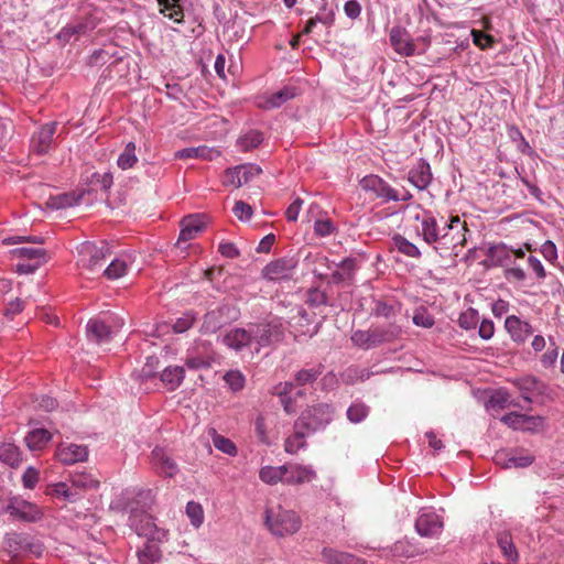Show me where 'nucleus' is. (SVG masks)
Returning a JSON list of instances; mask_svg holds the SVG:
<instances>
[{
  "label": "nucleus",
  "mask_w": 564,
  "mask_h": 564,
  "mask_svg": "<svg viewBox=\"0 0 564 564\" xmlns=\"http://www.w3.org/2000/svg\"><path fill=\"white\" fill-rule=\"evenodd\" d=\"M218 156H220V152L218 150L208 148L206 145H200L196 148H185L175 152V158L180 160L203 159L207 161H213Z\"/></svg>",
  "instance_id": "obj_26"
},
{
  "label": "nucleus",
  "mask_w": 564,
  "mask_h": 564,
  "mask_svg": "<svg viewBox=\"0 0 564 564\" xmlns=\"http://www.w3.org/2000/svg\"><path fill=\"white\" fill-rule=\"evenodd\" d=\"M151 459L161 475L173 477L176 474L177 465L163 448L155 447L151 453Z\"/></svg>",
  "instance_id": "obj_23"
},
{
  "label": "nucleus",
  "mask_w": 564,
  "mask_h": 564,
  "mask_svg": "<svg viewBox=\"0 0 564 564\" xmlns=\"http://www.w3.org/2000/svg\"><path fill=\"white\" fill-rule=\"evenodd\" d=\"M392 240L395 249L402 254L416 259L421 257L420 249L403 236L395 235Z\"/></svg>",
  "instance_id": "obj_46"
},
{
  "label": "nucleus",
  "mask_w": 564,
  "mask_h": 564,
  "mask_svg": "<svg viewBox=\"0 0 564 564\" xmlns=\"http://www.w3.org/2000/svg\"><path fill=\"white\" fill-rule=\"evenodd\" d=\"M109 256L110 249L106 242H100V246L86 242L79 250V263L89 271H96L104 267V261Z\"/></svg>",
  "instance_id": "obj_6"
},
{
  "label": "nucleus",
  "mask_w": 564,
  "mask_h": 564,
  "mask_svg": "<svg viewBox=\"0 0 564 564\" xmlns=\"http://www.w3.org/2000/svg\"><path fill=\"white\" fill-rule=\"evenodd\" d=\"M213 444L218 451L225 454L230 456H235L237 454V447L235 443L223 435L215 433L213 437Z\"/></svg>",
  "instance_id": "obj_54"
},
{
  "label": "nucleus",
  "mask_w": 564,
  "mask_h": 564,
  "mask_svg": "<svg viewBox=\"0 0 564 564\" xmlns=\"http://www.w3.org/2000/svg\"><path fill=\"white\" fill-rule=\"evenodd\" d=\"M52 440V434L45 429H35L25 436L26 446L31 451L43 449Z\"/></svg>",
  "instance_id": "obj_32"
},
{
  "label": "nucleus",
  "mask_w": 564,
  "mask_h": 564,
  "mask_svg": "<svg viewBox=\"0 0 564 564\" xmlns=\"http://www.w3.org/2000/svg\"><path fill=\"white\" fill-rule=\"evenodd\" d=\"M137 555L141 564H153L160 561L162 552L156 542L147 541L143 547L138 551Z\"/></svg>",
  "instance_id": "obj_36"
},
{
  "label": "nucleus",
  "mask_w": 564,
  "mask_h": 564,
  "mask_svg": "<svg viewBox=\"0 0 564 564\" xmlns=\"http://www.w3.org/2000/svg\"><path fill=\"white\" fill-rule=\"evenodd\" d=\"M334 410L329 404L319 403L305 409L297 422L307 432L317 431L327 425L333 420Z\"/></svg>",
  "instance_id": "obj_5"
},
{
  "label": "nucleus",
  "mask_w": 564,
  "mask_h": 564,
  "mask_svg": "<svg viewBox=\"0 0 564 564\" xmlns=\"http://www.w3.org/2000/svg\"><path fill=\"white\" fill-rule=\"evenodd\" d=\"M58 462L65 465H72L84 462L88 457V449L86 446L77 444H59L55 452Z\"/></svg>",
  "instance_id": "obj_16"
},
{
  "label": "nucleus",
  "mask_w": 564,
  "mask_h": 564,
  "mask_svg": "<svg viewBox=\"0 0 564 564\" xmlns=\"http://www.w3.org/2000/svg\"><path fill=\"white\" fill-rule=\"evenodd\" d=\"M511 251L506 245H496L489 248L488 256L495 265L506 267L511 262Z\"/></svg>",
  "instance_id": "obj_38"
},
{
  "label": "nucleus",
  "mask_w": 564,
  "mask_h": 564,
  "mask_svg": "<svg viewBox=\"0 0 564 564\" xmlns=\"http://www.w3.org/2000/svg\"><path fill=\"white\" fill-rule=\"evenodd\" d=\"M498 545L502 552V554L509 560V561H517L518 558V552L513 544L512 538L508 533H501L498 536Z\"/></svg>",
  "instance_id": "obj_49"
},
{
  "label": "nucleus",
  "mask_w": 564,
  "mask_h": 564,
  "mask_svg": "<svg viewBox=\"0 0 564 564\" xmlns=\"http://www.w3.org/2000/svg\"><path fill=\"white\" fill-rule=\"evenodd\" d=\"M14 258L20 261L15 265L19 273L30 274L48 261L46 250L43 248L21 247L11 250Z\"/></svg>",
  "instance_id": "obj_4"
},
{
  "label": "nucleus",
  "mask_w": 564,
  "mask_h": 564,
  "mask_svg": "<svg viewBox=\"0 0 564 564\" xmlns=\"http://www.w3.org/2000/svg\"><path fill=\"white\" fill-rule=\"evenodd\" d=\"M294 268L295 262L292 259H278L265 265L263 276L272 281L288 279L292 275Z\"/></svg>",
  "instance_id": "obj_19"
},
{
  "label": "nucleus",
  "mask_w": 564,
  "mask_h": 564,
  "mask_svg": "<svg viewBox=\"0 0 564 564\" xmlns=\"http://www.w3.org/2000/svg\"><path fill=\"white\" fill-rule=\"evenodd\" d=\"M471 36L475 45L480 47L481 50H486L492 47L496 43V40L492 35L484 33L479 30H471Z\"/></svg>",
  "instance_id": "obj_56"
},
{
  "label": "nucleus",
  "mask_w": 564,
  "mask_h": 564,
  "mask_svg": "<svg viewBox=\"0 0 564 564\" xmlns=\"http://www.w3.org/2000/svg\"><path fill=\"white\" fill-rule=\"evenodd\" d=\"M203 351H193L186 358V366L189 369H207L214 361V352L210 348V344H202Z\"/></svg>",
  "instance_id": "obj_24"
},
{
  "label": "nucleus",
  "mask_w": 564,
  "mask_h": 564,
  "mask_svg": "<svg viewBox=\"0 0 564 564\" xmlns=\"http://www.w3.org/2000/svg\"><path fill=\"white\" fill-rule=\"evenodd\" d=\"M182 229L177 240V247L183 249V243L197 237L205 228V220L203 215H189L182 219Z\"/></svg>",
  "instance_id": "obj_14"
},
{
  "label": "nucleus",
  "mask_w": 564,
  "mask_h": 564,
  "mask_svg": "<svg viewBox=\"0 0 564 564\" xmlns=\"http://www.w3.org/2000/svg\"><path fill=\"white\" fill-rule=\"evenodd\" d=\"M265 525L273 535L283 538L295 534L302 520L295 511L278 506L276 509L265 510Z\"/></svg>",
  "instance_id": "obj_2"
},
{
  "label": "nucleus",
  "mask_w": 564,
  "mask_h": 564,
  "mask_svg": "<svg viewBox=\"0 0 564 564\" xmlns=\"http://www.w3.org/2000/svg\"><path fill=\"white\" fill-rule=\"evenodd\" d=\"M0 459L11 467H18L22 462L19 448L11 443L0 444Z\"/></svg>",
  "instance_id": "obj_40"
},
{
  "label": "nucleus",
  "mask_w": 564,
  "mask_h": 564,
  "mask_svg": "<svg viewBox=\"0 0 564 564\" xmlns=\"http://www.w3.org/2000/svg\"><path fill=\"white\" fill-rule=\"evenodd\" d=\"M223 326V315L220 311H210L204 316V322L200 326L203 334H214Z\"/></svg>",
  "instance_id": "obj_43"
},
{
  "label": "nucleus",
  "mask_w": 564,
  "mask_h": 564,
  "mask_svg": "<svg viewBox=\"0 0 564 564\" xmlns=\"http://www.w3.org/2000/svg\"><path fill=\"white\" fill-rule=\"evenodd\" d=\"M195 319H196L195 315L191 312H187L182 317L177 318L174 322L172 328H173L174 333H177V334L184 333L194 325Z\"/></svg>",
  "instance_id": "obj_57"
},
{
  "label": "nucleus",
  "mask_w": 564,
  "mask_h": 564,
  "mask_svg": "<svg viewBox=\"0 0 564 564\" xmlns=\"http://www.w3.org/2000/svg\"><path fill=\"white\" fill-rule=\"evenodd\" d=\"M39 471L34 467L26 468L22 476L23 485L28 489H33L35 485L39 482Z\"/></svg>",
  "instance_id": "obj_63"
},
{
  "label": "nucleus",
  "mask_w": 564,
  "mask_h": 564,
  "mask_svg": "<svg viewBox=\"0 0 564 564\" xmlns=\"http://www.w3.org/2000/svg\"><path fill=\"white\" fill-rule=\"evenodd\" d=\"M558 357V349L554 343H551L547 350L542 355L541 362L543 367L550 368L554 366Z\"/></svg>",
  "instance_id": "obj_62"
},
{
  "label": "nucleus",
  "mask_w": 564,
  "mask_h": 564,
  "mask_svg": "<svg viewBox=\"0 0 564 564\" xmlns=\"http://www.w3.org/2000/svg\"><path fill=\"white\" fill-rule=\"evenodd\" d=\"M4 550L12 556H18L21 552L30 551L36 555H41L42 545L26 534L8 533L4 538Z\"/></svg>",
  "instance_id": "obj_8"
},
{
  "label": "nucleus",
  "mask_w": 564,
  "mask_h": 564,
  "mask_svg": "<svg viewBox=\"0 0 564 564\" xmlns=\"http://www.w3.org/2000/svg\"><path fill=\"white\" fill-rule=\"evenodd\" d=\"M232 213L240 220H248L252 215V208L249 204L238 200L236 202Z\"/></svg>",
  "instance_id": "obj_61"
},
{
  "label": "nucleus",
  "mask_w": 564,
  "mask_h": 564,
  "mask_svg": "<svg viewBox=\"0 0 564 564\" xmlns=\"http://www.w3.org/2000/svg\"><path fill=\"white\" fill-rule=\"evenodd\" d=\"M294 430L293 435L289 436L284 443V449L289 454H295L305 446V433L307 431L297 421L294 424Z\"/></svg>",
  "instance_id": "obj_34"
},
{
  "label": "nucleus",
  "mask_w": 564,
  "mask_h": 564,
  "mask_svg": "<svg viewBox=\"0 0 564 564\" xmlns=\"http://www.w3.org/2000/svg\"><path fill=\"white\" fill-rule=\"evenodd\" d=\"M408 180L420 191L427 188L432 182L430 164L422 159L419 160L417 163L409 171Z\"/></svg>",
  "instance_id": "obj_20"
},
{
  "label": "nucleus",
  "mask_w": 564,
  "mask_h": 564,
  "mask_svg": "<svg viewBox=\"0 0 564 564\" xmlns=\"http://www.w3.org/2000/svg\"><path fill=\"white\" fill-rule=\"evenodd\" d=\"M322 557L327 564H366L360 557L332 547H324Z\"/></svg>",
  "instance_id": "obj_29"
},
{
  "label": "nucleus",
  "mask_w": 564,
  "mask_h": 564,
  "mask_svg": "<svg viewBox=\"0 0 564 564\" xmlns=\"http://www.w3.org/2000/svg\"><path fill=\"white\" fill-rule=\"evenodd\" d=\"M131 261L129 258H116L113 259L109 265L104 270V275L109 280H117L127 274Z\"/></svg>",
  "instance_id": "obj_35"
},
{
  "label": "nucleus",
  "mask_w": 564,
  "mask_h": 564,
  "mask_svg": "<svg viewBox=\"0 0 564 564\" xmlns=\"http://www.w3.org/2000/svg\"><path fill=\"white\" fill-rule=\"evenodd\" d=\"M88 337L97 344L108 343L112 337V330L100 319H90L86 326Z\"/></svg>",
  "instance_id": "obj_28"
},
{
  "label": "nucleus",
  "mask_w": 564,
  "mask_h": 564,
  "mask_svg": "<svg viewBox=\"0 0 564 564\" xmlns=\"http://www.w3.org/2000/svg\"><path fill=\"white\" fill-rule=\"evenodd\" d=\"M392 553L399 557H411L415 554V547L406 540H402L394 543Z\"/></svg>",
  "instance_id": "obj_60"
},
{
  "label": "nucleus",
  "mask_w": 564,
  "mask_h": 564,
  "mask_svg": "<svg viewBox=\"0 0 564 564\" xmlns=\"http://www.w3.org/2000/svg\"><path fill=\"white\" fill-rule=\"evenodd\" d=\"M414 218L421 224L416 229L417 236L432 246L440 256H457V248L466 246L469 230L466 221L459 216H451L449 219L440 221L431 210L422 209Z\"/></svg>",
  "instance_id": "obj_1"
},
{
  "label": "nucleus",
  "mask_w": 564,
  "mask_h": 564,
  "mask_svg": "<svg viewBox=\"0 0 564 564\" xmlns=\"http://www.w3.org/2000/svg\"><path fill=\"white\" fill-rule=\"evenodd\" d=\"M184 378V369L182 367H167L163 370L161 375V380L163 383L170 387V390H174L180 386Z\"/></svg>",
  "instance_id": "obj_44"
},
{
  "label": "nucleus",
  "mask_w": 564,
  "mask_h": 564,
  "mask_svg": "<svg viewBox=\"0 0 564 564\" xmlns=\"http://www.w3.org/2000/svg\"><path fill=\"white\" fill-rule=\"evenodd\" d=\"M360 186L364 191L370 192L377 198L388 200H399L398 192L390 186L384 180L378 175H367L360 181Z\"/></svg>",
  "instance_id": "obj_9"
},
{
  "label": "nucleus",
  "mask_w": 564,
  "mask_h": 564,
  "mask_svg": "<svg viewBox=\"0 0 564 564\" xmlns=\"http://www.w3.org/2000/svg\"><path fill=\"white\" fill-rule=\"evenodd\" d=\"M185 512L194 528L198 529L204 523L205 516L200 503L196 501L187 502Z\"/></svg>",
  "instance_id": "obj_48"
},
{
  "label": "nucleus",
  "mask_w": 564,
  "mask_h": 564,
  "mask_svg": "<svg viewBox=\"0 0 564 564\" xmlns=\"http://www.w3.org/2000/svg\"><path fill=\"white\" fill-rule=\"evenodd\" d=\"M7 512L17 519L34 522L41 518V511L39 507L32 502L21 500V499H12L8 507Z\"/></svg>",
  "instance_id": "obj_12"
},
{
  "label": "nucleus",
  "mask_w": 564,
  "mask_h": 564,
  "mask_svg": "<svg viewBox=\"0 0 564 564\" xmlns=\"http://www.w3.org/2000/svg\"><path fill=\"white\" fill-rule=\"evenodd\" d=\"M263 140L262 133L258 130H251L239 139V144L243 151L257 148Z\"/></svg>",
  "instance_id": "obj_51"
},
{
  "label": "nucleus",
  "mask_w": 564,
  "mask_h": 564,
  "mask_svg": "<svg viewBox=\"0 0 564 564\" xmlns=\"http://www.w3.org/2000/svg\"><path fill=\"white\" fill-rule=\"evenodd\" d=\"M79 198L80 196L76 197L73 193H62L50 196L46 205L52 209L67 208L76 205Z\"/></svg>",
  "instance_id": "obj_42"
},
{
  "label": "nucleus",
  "mask_w": 564,
  "mask_h": 564,
  "mask_svg": "<svg viewBox=\"0 0 564 564\" xmlns=\"http://www.w3.org/2000/svg\"><path fill=\"white\" fill-rule=\"evenodd\" d=\"M479 322V316L476 310L468 308L463 312L458 317V324L462 328L469 330L476 327Z\"/></svg>",
  "instance_id": "obj_55"
},
{
  "label": "nucleus",
  "mask_w": 564,
  "mask_h": 564,
  "mask_svg": "<svg viewBox=\"0 0 564 564\" xmlns=\"http://www.w3.org/2000/svg\"><path fill=\"white\" fill-rule=\"evenodd\" d=\"M286 475L284 476L283 484L286 485H301L311 482L316 477V473L310 466L297 464H284Z\"/></svg>",
  "instance_id": "obj_18"
},
{
  "label": "nucleus",
  "mask_w": 564,
  "mask_h": 564,
  "mask_svg": "<svg viewBox=\"0 0 564 564\" xmlns=\"http://www.w3.org/2000/svg\"><path fill=\"white\" fill-rule=\"evenodd\" d=\"M70 485L74 491H82L97 489L99 480L90 473L85 470H75L69 474Z\"/></svg>",
  "instance_id": "obj_25"
},
{
  "label": "nucleus",
  "mask_w": 564,
  "mask_h": 564,
  "mask_svg": "<svg viewBox=\"0 0 564 564\" xmlns=\"http://www.w3.org/2000/svg\"><path fill=\"white\" fill-rule=\"evenodd\" d=\"M490 404L492 406H498V408H507V406H510V405H513V406H517L518 403H514L513 401L510 400V395L507 391L505 390H498L496 391L491 398H490Z\"/></svg>",
  "instance_id": "obj_58"
},
{
  "label": "nucleus",
  "mask_w": 564,
  "mask_h": 564,
  "mask_svg": "<svg viewBox=\"0 0 564 564\" xmlns=\"http://www.w3.org/2000/svg\"><path fill=\"white\" fill-rule=\"evenodd\" d=\"M56 122H48L41 126L31 139V150L36 154H45L52 148L54 134L56 132Z\"/></svg>",
  "instance_id": "obj_11"
},
{
  "label": "nucleus",
  "mask_w": 564,
  "mask_h": 564,
  "mask_svg": "<svg viewBox=\"0 0 564 564\" xmlns=\"http://www.w3.org/2000/svg\"><path fill=\"white\" fill-rule=\"evenodd\" d=\"M180 1L181 0H158L161 7V12L169 19L178 23L182 22L184 18Z\"/></svg>",
  "instance_id": "obj_39"
},
{
  "label": "nucleus",
  "mask_w": 564,
  "mask_h": 564,
  "mask_svg": "<svg viewBox=\"0 0 564 564\" xmlns=\"http://www.w3.org/2000/svg\"><path fill=\"white\" fill-rule=\"evenodd\" d=\"M322 373V366L313 367L310 369H301L295 373L294 380L296 386H305L314 382Z\"/></svg>",
  "instance_id": "obj_50"
},
{
  "label": "nucleus",
  "mask_w": 564,
  "mask_h": 564,
  "mask_svg": "<svg viewBox=\"0 0 564 564\" xmlns=\"http://www.w3.org/2000/svg\"><path fill=\"white\" fill-rule=\"evenodd\" d=\"M90 183L93 185L98 186L102 191H108L112 186V183H113L112 174L109 172H105V173L96 172L91 175Z\"/></svg>",
  "instance_id": "obj_59"
},
{
  "label": "nucleus",
  "mask_w": 564,
  "mask_h": 564,
  "mask_svg": "<svg viewBox=\"0 0 564 564\" xmlns=\"http://www.w3.org/2000/svg\"><path fill=\"white\" fill-rule=\"evenodd\" d=\"M286 475V468L284 465L281 466H263L259 470V478L267 485H276L283 482L284 476Z\"/></svg>",
  "instance_id": "obj_33"
},
{
  "label": "nucleus",
  "mask_w": 564,
  "mask_h": 564,
  "mask_svg": "<svg viewBox=\"0 0 564 564\" xmlns=\"http://www.w3.org/2000/svg\"><path fill=\"white\" fill-rule=\"evenodd\" d=\"M501 422L513 430L536 431L542 424V417L511 412L503 415Z\"/></svg>",
  "instance_id": "obj_17"
},
{
  "label": "nucleus",
  "mask_w": 564,
  "mask_h": 564,
  "mask_svg": "<svg viewBox=\"0 0 564 564\" xmlns=\"http://www.w3.org/2000/svg\"><path fill=\"white\" fill-rule=\"evenodd\" d=\"M315 210L319 212V207H318V205L313 204L310 206V209L307 212L308 221L312 220L313 218H315L314 219V234L318 237H328V236L333 235L336 231V226L334 225L332 219L328 217H319V218L315 217V214H314Z\"/></svg>",
  "instance_id": "obj_27"
},
{
  "label": "nucleus",
  "mask_w": 564,
  "mask_h": 564,
  "mask_svg": "<svg viewBox=\"0 0 564 564\" xmlns=\"http://www.w3.org/2000/svg\"><path fill=\"white\" fill-rule=\"evenodd\" d=\"M253 340L259 347H268L280 343L284 338V329L281 323L272 321L269 323L251 325Z\"/></svg>",
  "instance_id": "obj_7"
},
{
  "label": "nucleus",
  "mask_w": 564,
  "mask_h": 564,
  "mask_svg": "<svg viewBox=\"0 0 564 564\" xmlns=\"http://www.w3.org/2000/svg\"><path fill=\"white\" fill-rule=\"evenodd\" d=\"M505 327L511 338L517 343H523L532 333V326L521 321L518 316H508L505 321Z\"/></svg>",
  "instance_id": "obj_21"
},
{
  "label": "nucleus",
  "mask_w": 564,
  "mask_h": 564,
  "mask_svg": "<svg viewBox=\"0 0 564 564\" xmlns=\"http://www.w3.org/2000/svg\"><path fill=\"white\" fill-rule=\"evenodd\" d=\"M495 460L498 465H502L505 468H512V467L523 468V467L530 466L533 463L534 457L530 454H524V455H520V456L510 455L507 458V454L498 453L495 456Z\"/></svg>",
  "instance_id": "obj_30"
},
{
  "label": "nucleus",
  "mask_w": 564,
  "mask_h": 564,
  "mask_svg": "<svg viewBox=\"0 0 564 564\" xmlns=\"http://www.w3.org/2000/svg\"><path fill=\"white\" fill-rule=\"evenodd\" d=\"M225 382L234 391H240L245 387L246 378L239 370H230L224 376Z\"/></svg>",
  "instance_id": "obj_53"
},
{
  "label": "nucleus",
  "mask_w": 564,
  "mask_h": 564,
  "mask_svg": "<svg viewBox=\"0 0 564 564\" xmlns=\"http://www.w3.org/2000/svg\"><path fill=\"white\" fill-rule=\"evenodd\" d=\"M253 341L252 337V328H235L228 332L224 338L223 343L235 350H241L243 347L250 345Z\"/></svg>",
  "instance_id": "obj_22"
},
{
  "label": "nucleus",
  "mask_w": 564,
  "mask_h": 564,
  "mask_svg": "<svg viewBox=\"0 0 564 564\" xmlns=\"http://www.w3.org/2000/svg\"><path fill=\"white\" fill-rule=\"evenodd\" d=\"M137 147L133 142H129L122 153L118 156L117 164L121 170H128L133 167L138 162L135 153Z\"/></svg>",
  "instance_id": "obj_45"
},
{
  "label": "nucleus",
  "mask_w": 564,
  "mask_h": 564,
  "mask_svg": "<svg viewBox=\"0 0 564 564\" xmlns=\"http://www.w3.org/2000/svg\"><path fill=\"white\" fill-rule=\"evenodd\" d=\"M131 527L134 528L135 532L139 535L148 536L152 534L155 524L152 521V518L148 514H141L140 520L138 514H132L130 517Z\"/></svg>",
  "instance_id": "obj_41"
},
{
  "label": "nucleus",
  "mask_w": 564,
  "mask_h": 564,
  "mask_svg": "<svg viewBox=\"0 0 564 564\" xmlns=\"http://www.w3.org/2000/svg\"><path fill=\"white\" fill-rule=\"evenodd\" d=\"M52 495L57 498H65L72 502L76 501L79 497L78 491H74L72 485L68 486L66 482H57L52 488Z\"/></svg>",
  "instance_id": "obj_52"
},
{
  "label": "nucleus",
  "mask_w": 564,
  "mask_h": 564,
  "mask_svg": "<svg viewBox=\"0 0 564 564\" xmlns=\"http://www.w3.org/2000/svg\"><path fill=\"white\" fill-rule=\"evenodd\" d=\"M401 334L398 325L377 326L367 330H356L351 335V341L361 348H370L386 341H390Z\"/></svg>",
  "instance_id": "obj_3"
},
{
  "label": "nucleus",
  "mask_w": 564,
  "mask_h": 564,
  "mask_svg": "<svg viewBox=\"0 0 564 564\" xmlns=\"http://www.w3.org/2000/svg\"><path fill=\"white\" fill-rule=\"evenodd\" d=\"M416 532L421 536H437L443 530V521L433 511H423L415 521Z\"/></svg>",
  "instance_id": "obj_13"
},
{
  "label": "nucleus",
  "mask_w": 564,
  "mask_h": 564,
  "mask_svg": "<svg viewBox=\"0 0 564 564\" xmlns=\"http://www.w3.org/2000/svg\"><path fill=\"white\" fill-rule=\"evenodd\" d=\"M389 40L394 51L402 56H412L415 53V44L408 31L403 28H392Z\"/></svg>",
  "instance_id": "obj_15"
},
{
  "label": "nucleus",
  "mask_w": 564,
  "mask_h": 564,
  "mask_svg": "<svg viewBox=\"0 0 564 564\" xmlns=\"http://www.w3.org/2000/svg\"><path fill=\"white\" fill-rule=\"evenodd\" d=\"M521 397L527 402H532V397L540 392V381L534 377H524L516 381Z\"/></svg>",
  "instance_id": "obj_37"
},
{
  "label": "nucleus",
  "mask_w": 564,
  "mask_h": 564,
  "mask_svg": "<svg viewBox=\"0 0 564 564\" xmlns=\"http://www.w3.org/2000/svg\"><path fill=\"white\" fill-rule=\"evenodd\" d=\"M370 409L364 402H354L347 410V419L354 423L362 422L369 414Z\"/></svg>",
  "instance_id": "obj_47"
},
{
  "label": "nucleus",
  "mask_w": 564,
  "mask_h": 564,
  "mask_svg": "<svg viewBox=\"0 0 564 564\" xmlns=\"http://www.w3.org/2000/svg\"><path fill=\"white\" fill-rule=\"evenodd\" d=\"M413 323L416 326H421L424 328H431L435 322H434L433 316L427 314L425 311H416L413 316Z\"/></svg>",
  "instance_id": "obj_64"
},
{
  "label": "nucleus",
  "mask_w": 564,
  "mask_h": 564,
  "mask_svg": "<svg viewBox=\"0 0 564 564\" xmlns=\"http://www.w3.org/2000/svg\"><path fill=\"white\" fill-rule=\"evenodd\" d=\"M296 96V89L294 87H284L281 90L272 94L268 97L260 106L264 109H273L281 107L286 101L291 100Z\"/></svg>",
  "instance_id": "obj_31"
},
{
  "label": "nucleus",
  "mask_w": 564,
  "mask_h": 564,
  "mask_svg": "<svg viewBox=\"0 0 564 564\" xmlns=\"http://www.w3.org/2000/svg\"><path fill=\"white\" fill-rule=\"evenodd\" d=\"M261 169L253 164H246L228 169L224 174L223 184L226 186L240 187L260 175Z\"/></svg>",
  "instance_id": "obj_10"
}]
</instances>
